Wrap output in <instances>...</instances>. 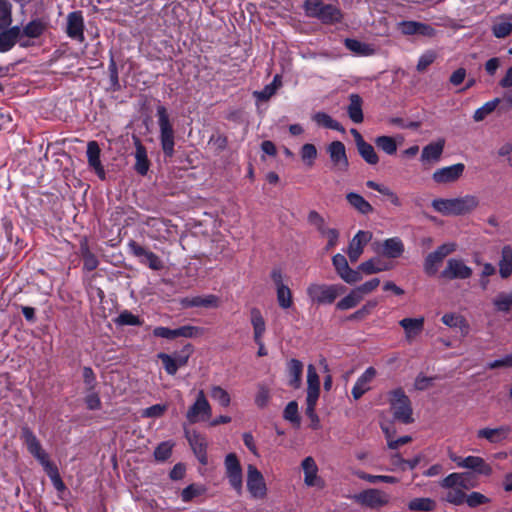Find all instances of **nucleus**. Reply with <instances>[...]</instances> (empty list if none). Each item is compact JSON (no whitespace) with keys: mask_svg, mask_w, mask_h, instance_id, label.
I'll return each instance as SVG.
<instances>
[{"mask_svg":"<svg viewBox=\"0 0 512 512\" xmlns=\"http://www.w3.org/2000/svg\"><path fill=\"white\" fill-rule=\"evenodd\" d=\"M372 239L370 231L359 230L349 243L348 257L352 263H355L363 253L365 245Z\"/></svg>","mask_w":512,"mask_h":512,"instance_id":"19","label":"nucleus"},{"mask_svg":"<svg viewBox=\"0 0 512 512\" xmlns=\"http://www.w3.org/2000/svg\"><path fill=\"white\" fill-rule=\"evenodd\" d=\"M184 435L198 461L204 466L207 465L208 441L206 436L195 429H187L185 427Z\"/></svg>","mask_w":512,"mask_h":512,"instance_id":"10","label":"nucleus"},{"mask_svg":"<svg viewBox=\"0 0 512 512\" xmlns=\"http://www.w3.org/2000/svg\"><path fill=\"white\" fill-rule=\"evenodd\" d=\"M108 72H109V87L108 90L111 92H118L122 89V86L119 81V74H118V68L117 64L115 62L114 56L111 55L109 65H108Z\"/></svg>","mask_w":512,"mask_h":512,"instance_id":"42","label":"nucleus"},{"mask_svg":"<svg viewBox=\"0 0 512 512\" xmlns=\"http://www.w3.org/2000/svg\"><path fill=\"white\" fill-rule=\"evenodd\" d=\"M206 488L200 484H190L181 492V499L183 502H190L193 498L203 495Z\"/></svg>","mask_w":512,"mask_h":512,"instance_id":"55","label":"nucleus"},{"mask_svg":"<svg viewBox=\"0 0 512 512\" xmlns=\"http://www.w3.org/2000/svg\"><path fill=\"white\" fill-rule=\"evenodd\" d=\"M345 198L347 203L362 215H368L374 211L373 206L358 193L349 192L346 194Z\"/></svg>","mask_w":512,"mask_h":512,"instance_id":"29","label":"nucleus"},{"mask_svg":"<svg viewBox=\"0 0 512 512\" xmlns=\"http://www.w3.org/2000/svg\"><path fill=\"white\" fill-rule=\"evenodd\" d=\"M81 256L83 258V265L87 271H93L97 268L99 262L97 257L89 250L86 243L81 245Z\"/></svg>","mask_w":512,"mask_h":512,"instance_id":"52","label":"nucleus"},{"mask_svg":"<svg viewBox=\"0 0 512 512\" xmlns=\"http://www.w3.org/2000/svg\"><path fill=\"white\" fill-rule=\"evenodd\" d=\"M357 503L372 509L382 507L389 501L386 493L378 489H367L354 496Z\"/></svg>","mask_w":512,"mask_h":512,"instance_id":"17","label":"nucleus"},{"mask_svg":"<svg viewBox=\"0 0 512 512\" xmlns=\"http://www.w3.org/2000/svg\"><path fill=\"white\" fill-rule=\"evenodd\" d=\"M158 125L160 129V142L163 153L171 158L174 155V130L170 123L167 109L163 105L157 107Z\"/></svg>","mask_w":512,"mask_h":512,"instance_id":"4","label":"nucleus"},{"mask_svg":"<svg viewBox=\"0 0 512 512\" xmlns=\"http://www.w3.org/2000/svg\"><path fill=\"white\" fill-rule=\"evenodd\" d=\"M116 323L122 326H140L142 325V320L137 315H134L130 311L124 310L118 315Z\"/></svg>","mask_w":512,"mask_h":512,"instance_id":"59","label":"nucleus"},{"mask_svg":"<svg viewBox=\"0 0 512 512\" xmlns=\"http://www.w3.org/2000/svg\"><path fill=\"white\" fill-rule=\"evenodd\" d=\"M278 76H275L273 82L271 84L266 85L261 91H255L253 93L254 97L259 101H267L269 100L277 90V86L275 85Z\"/></svg>","mask_w":512,"mask_h":512,"instance_id":"63","label":"nucleus"},{"mask_svg":"<svg viewBox=\"0 0 512 512\" xmlns=\"http://www.w3.org/2000/svg\"><path fill=\"white\" fill-rule=\"evenodd\" d=\"M180 303L184 308H192V307L216 308L219 306V298L213 294L206 295V296L185 297L181 300Z\"/></svg>","mask_w":512,"mask_h":512,"instance_id":"26","label":"nucleus"},{"mask_svg":"<svg viewBox=\"0 0 512 512\" xmlns=\"http://www.w3.org/2000/svg\"><path fill=\"white\" fill-rule=\"evenodd\" d=\"M450 459L457 464L458 467L467 468L478 474L489 476L492 473L491 466L479 456H467L465 458L450 455Z\"/></svg>","mask_w":512,"mask_h":512,"instance_id":"15","label":"nucleus"},{"mask_svg":"<svg viewBox=\"0 0 512 512\" xmlns=\"http://www.w3.org/2000/svg\"><path fill=\"white\" fill-rule=\"evenodd\" d=\"M361 300V295H359L357 291L353 289L347 296L337 302L336 308L338 310H349L356 307L361 302Z\"/></svg>","mask_w":512,"mask_h":512,"instance_id":"49","label":"nucleus"},{"mask_svg":"<svg viewBox=\"0 0 512 512\" xmlns=\"http://www.w3.org/2000/svg\"><path fill=\"white\" fill-rule=\"evenodd\" d=\"M357 476L360 479L365 480L369 483L384 482V483L394 484V483L398 482V479L396 477L389 476V475H371V474H367L365 472H358Z\"/></svg>","mask_w":512,"mask_h":512,"instance_id":"60","label":"nucleus"},{"mask_svg":"<svg viewBox=\"0 0 512 512\" xmlns=\"http://www.w3.org/2000/svg\"><path fill=\"white\" fill-rule=\"evenodd\" d=\"M308 223L315 227L316 230L322 235L324 234L329 228L326 226L325 219L322 215H320L317 211L311 210L308 213L307 216Z\"/></svg>","mask_w":512,"mask_h":512,"instance_id":"57","label":"nucleus"},{"mask_svg":"<svg viewBox=\"0 0 512 512\" xmlns=\"http://www.w3.org/2000/svg\"><path fill=\"white\" fill-rule=\"evenodd\" d=\"M442 322L448 327L459 328L463 334H467L469 331V324L466 319L455 313H446L442 316Z\"/></svg>","mask_w":512,"mask_h":512,"instance_id":"37","label":"nucleus"},{"mask_svg":"<svg viewBox=\"0 0 512 512\" xmlns=\"http://www.w3.org/2000/svg\"><path fill=\"white\" fill-rule=\"evenodd\" d=\"M194 349L191 344L185 345L178 353L171 356L166 353H159L158 358L162 361L165 371L169 375H175L180 367L187 365Z\"/></svg>","mask_w":512,"mask_h":512,"instance_id":"7","label":"nucleus"},{"mask_svg":"<svg viewBox=\"0 0 512 512\" xmlns=\"http://www.w3.org/2000/svg\"><path fill=\"white\" fill-rule=\"evenodd\" d=\"M344 291L345 287L340 284L312 283L307 287L306 293L312 303L321 305L332 304Z\"/></svg>","mask_w":512,"mask_h":512,"instance_id":"3","label":"nucleus"},{"mask_svg":"<svg viewBox=\"0 0 512 512\" xmlns=\"http://www.w3.org/2000/svg\"><path fill=\"white\" fill-rule=\"evenodd\" d=\"M84 27V18L81 11H73L68 14L66 28L68 37L83 42L85 40Z\"/></svg>","mask_w":512,"mask_h":512,"instance_id":"20","label":"nucleus"},{"mask_svg":"<svg viewBox=\"0 0 512 512\" xmlns=\"http://www.w3.org/2000/svg\"><path fill=\"white\" fill-rule=\"evenodd\" d=\"M442 261L443 259L436 253V251L429 253L424 262L425 273L429 276L435 275L438 270V266Z\"/></svg>","mask_w":512,"mask_h":512,"instance_id":"54","label":"nucleus"},{"mask_svg":"<svg viewBox=\"0 0 512 512\" xmlns=\"http://www.w3.org/2000/svg\"><path fill=\"white\" fill-rule=\"evenodd\" d=\"M226 476L231 487L237 492L241 493L243 488L242 468L238 457L235 453H229L224 461Z\"/></svg>","mask_w":512,"mask_h":512,"instance_id":"12","label":"nucleus"},{"mask_svg":"<svg viewBox=\"0 0 512 512\" xmlns=\"http://www.w3.org/2000/svg\"><path fill=\"white\" fill-rule=\"evenodd\" d=\"M377 305H378V302L376 300H369L359 310H357L353 314H351L348 317V319L349 320H362V319L366 318L368 315H370Z\"/></svg>","mask_w":512,"mask_h":512,"instance_id":"61","label":"nucleus"},{"mask_svg":"<svg viewBox=\"0 0 512 512\" xmlns=\"http://www.w3.org/2000/svg\"><path fill=\"white\" fill-rule=\"evenodd\" d=\"M404 252V244L398 237L386 239L382 244V254L388 258H399Z\"/></svg>","mask_w":512,"mask_h":512,"instance_id":"30","label":"nucleus"},{"mask_svg":"<svg viewBox=\"0 0 512 512\" xmlns=\"http://www.w3.org/2000/svg\"><path fill=\"white\" fill-rule=\"evenodd\" d=\"M202 333V329L196 326L185 325L176 329H170L168 327L158 326L153 330L155 337L164 339H176L178 337L183 338H195Z\"/></svg>","mask_w":512,"mask_h":512,"instance_id":"13","label":"nucleus"},{"mask_svg":"<svg viewBox=\"0 0 512 512\" xmlns=\"http://www.w3.org/2000/svg\"><path fill=\"white\" fill-rule=\"evenodd\" d=\"M20 38L21 28L19 26L0 30V52L4 53L11 50Z\"/></svg>","mask_w":512,"mask_h":512,"instance_id":"25","label":"nucleus"},{"mask_svg":"<svg viewBox=\"0 0 512 512\" xmlns=\"http://www.w3.org/2000/svg\"><path fill=\"white\" fill-rule=\"evenodd\" d=\"M411 511H433L436 508V502L431 498H414L408 503Z\"/></svg>","mask_w":512,"mask_h":512,"instance_id":"44","label":"nucleus"},{"mask_svg":"<svg viewBox=\"0 0 512 512\" xmlns=\"http://www.w3.org/2000/svg\"><path fill=\"white\" fill-rule=\"evenodd\" d=\"M445 147V140L439 139L436 142L429 143L422 149L421 153V162L423 165L427 164H435L437 163L442 154Z\"/></svg>","mask_w":512,"mask_h":512,"instance_id":"23","label":"nucleus"},{"mask_svg":"<svg viewBox=\"0 0 512 512\" xmlns=\"http://www.w3.org/2000/svg\"><path fill=\"white\" fill-rule=\"evenodd\" d=\"M331 162V170L335 173H345L349 169V160L345 145L341 141H332L326 148Z\"/></svg>","mask_w":512,"mask_h":512,"instance_id":"8","label":"nucleus"},{"mask_svg":"<svg viewBox=\"0 0 512 512\" xmlns=\"http://www.w3.org/2000/svg\"><path fill=\"white\" fill-rule=\"evenodd\" d=\"M390 405L395 420L404 424L413 422L411 402L402 389L391 392Z\"/></svg>","mask_w":512,"mask_h":512,"instance_id":"5","label":"nucleus"},{"mask_svg":"<svg viewBox=\"0 0 512 512\" xmlns=\"http://www.w3.org/2000/svg\"><path fill=\"white\" fill-rule=\"evenodd\" d=\"M493 304L497 311L509 312L512 307V291L499 293L493 300Z\"/></svg>","mask_w":512,"mask_h":512,"instance_id":"51","label":"nucleus"},{"mask_svg":"<svg viewBox=\"0 0 512 512\" xmlns=\"http://www.w3.org/2000/svg\"><path fill=\"white\" fill-rule=\"evenodd\" d=\"M212 407L203 390H199L194 403L188 408L186 419L189 424L210 420Z\"/></svg>","mask_w":512,"mask_h":512,"instance_id":"6","label":"nucleus"},{"mask_svg":"<svg viewBox=\"0 0 512 512\" xmlns=\"http://www.w3.org/2000/svg\"><path fill=\"white\" fill-rule=\"evenodd\" d=\"M472 269L462 259L450 258L441 272V277L448 280L468 279L472 276Z\"/></svg>","mask_w":512,"mask_h":512,"instance_id":"14","label":"nucleus"},{"mask_svg":"<svg viewBox=\"0 0 512 512\" xmlns=\"http://www.w3.org/2000/svg\"><path fill=\"white\" fill-rule=\"evenodd\" d=\"M350 103L347 107V113L351 121L354 123H362L364 116L362 111V98L358 94H351L349 96Z\"/></svg>","mask_w":512,"mask_h":512,"instance_id":"31","label":"nucleus"},{"mask_svg":"<svg viewBox=\"0 0 512 512\" xmlns=\"http://www.w3.org/2000/svg\"><path fill=\"white\" fill-rule=\"evenodd\" d=\"M345 47L356 55L369 56L372 55L374 49L364 42L357 39L346 38L344 41Z\"/></svg>","mask_w":512,"mask_h":512,"instance_id":"38","label":"nucleus"},{"mask_svg":"<svg viewBox=\"0 0 512 512\" xmlns=\"http://www.w3.org/2000/svg\"><path fill=\"white\" fill-rule=\"evenodd\" d=\"M303 9L307 17L316 18L325 25L339 23L343 18L337 6L325 4L322 0H305Z\"/></svg>","mask_w":512,"mask_h":512,"instance_id":"2","label":"nucleus"},{"mask_svg":"<svg viewBox=\"0 0 512 512\" xmlns=\"http://www.w3.org/2000/svg\"><path fill=\"white\" fill-rule=\"evenodd\" d=\"M43 469L49 476L53 486L55 487V489L57 491L65 490V488H66L65 484L60 477L59 470H58L57 466L53 462L46 463V465L43 466Z\"/></svg>","mask_w":512,"mask_h":512,"instance_id":"45","label":"nucleus"},{"mask_svg":"<svg viewBox=\"0 0 512 512\" xmlns=\"http://www.w3.org/2000/svg\"><path fill=\"white\" fill-rule=\"evenodd\" d=\"M283 417L285 420L290 421L291 423L300 424V417L298 414V404L296 401H291L287 404L284 409Z\"/></svg>","mask_w":512,"mask_h":512,"instance_id":"62","label":"nucleus"},{"mask_svg":"<svg viewBox=\"0 0 512 512\" xmlns=\"http://www.w3.org/2000/svg\"><path fill=\"white\" fill-rule=\"evenodd\" d=\"M277 302L280 308L289 309L293 306L292 291L288 286H281L276 289Z\"/></svg>","mask_w":512,"mask_h":512,"instance_id":"46","label":"nucleus"},{"mask_svg":"<svg viewBox=\"0 0 512 512\" xmlns=\"http://www.w3.org/2000/svg\"><path fill=\"white\" fill-rule=\"evenodd\" d=\"M100 147L96 141H90L87 144V159L89 167L92 168L97 176L101 179H105V170L100 160Z\"/></svg>","mask_w":512,"mask_h":512,"instance_id":"24","label":"nucleus"},{"mask_svg":"<svg viewBox=\"0 0 512 512\" xmlns=\"http://www.w3.org/2000/svg\"><path fill=\"white\" fill-rule=\"evenodd\" d=\"M314 122L322 127L343 132V126L325 112H317L313 116Z\"/></svg>","mask_w":512,"mask_h":512,"instance_id":"39","label":"nucleus"},{"mask_svg":"<svg viewBox=\"0 0 512 512\" xmlns=\"http://www.w3.org/2000/svg\"><path fill=\"white\" fill-rule=\"evenodd\" d=\"M440 485L443 488H452V489H455L454 487H456V486L464 487L463 474L451 473L441 481Z\"/></svg>","mask_w":512,"mask_h":512,"instance_id":"64","label":"nucleus"},{"mask_svg":"<svg viewBox=\"0 0 512 512\" xmlns=\"http://www.w3.org/2000/svg\"><path fill=\"white\" fill-rule=\"evenodd\" d=\"M317 149L314 144L306 143L301 147L300 156L302 161L309 167L314 165L317 158Z\"/></svg>","mask_w":512,"mask_h":512,"instance_id":"56","label":"nucleus"},{"mask_svg":"<svg viewBox=\"0 0 512 512\" xmlns=\"http://www.w3.org/2000/svg\"><path fill=\"white\" fill-rule=\"evenodd\" d=\"M464 170L465 165L463 163L442 167L434 171L432 179L437 184L453 183L463 175Z\"/></svg>","mask_w":512,"mask_h":512,"instance_id":"18","label":"nucleus"},{"mask_svg":"<svg viewBox=\"0 0 512 512\" xmlns=\"http://www.w3.org/2000/svg\"><path fill=\"white\" fill-rule=\"evenodd\" d=\"M250 320L253 327L254 340L263 339L266 331V323L258 308L254 307L250 310Z\"/></svg>","mask_w":512,"mask_h":512,"instance_id":"33","label":"nucleus"},{"mask_svg":"<svg viewBox=\"0 0 512 512\" xmlns=\"http://www.w3.org/2000/svg\"><path fill=\"white\" fill-rule=\"evenodd\" d=\"M320 380L315 367L309 364L307 367V397L319 398Z\"/></svg>","mask_w":512,"mask_h":512,"instance_id":"34","label":"nucleus"},{"mask_svg":"<svg viewBox=\"0 0 512 512\" xmlns=\"http://www.w3.org/2000/svg\"><path fill=\"white\" fill-rule=\"evenodd\" d=\"M512 429L508 425L497 428H482L477 431L478 439H485L492 444L500 443L508 439Z\"/></svg>","mask_w":512,"mask_h":512,"instance_id":"22","label":"nucleus"},{"mask_svg":"<svg viewBox=\"0 0 512 512\" xmlns=\"http://www.w3.org/2000/svg\"><path fill=\"white\" fill-rule=\"evenodd\" d=\"M376 376V370L373 367L367 368L364 373L357 379L352 388V395L355 400L360 399L369 389V384Z\"/></svg>","mask_w":512,"mask_h":512,"instance_id":"28","label":"nucleus"},{"mask_svg":"<svg viewBox=\"0 0 512 512\" xmlns=\"http://www.w3.org/2000/svg\"><path fill=\"white\" fill-rule=\"evenodd\" d=\"M45 29V23L40 19H35L24 26L21 30V37L38 38L44 33Z\"/></svg>","mask_w":512,"mask_h":512,"instance_id":"40","label":"nucleus"},{"mask_svg":"<svg viewBox=\"0 0 512 512\" xmlns=\"http://www.w3.org/2000/svg\"><path fill=\"white\" fill-rule=\"evenodd\" d=\"M499 98H495L491 101L486 102L483 106L478 108L473 115V119L476 122L483 121L488 115H490L500 103Z\"/></svg>","mask_w":512,"mask_h":512,"instance_id":"47","label":"nucleus"},{"mask_svg":"<svg viewBox=\"0 0 512 512\" xmlns=\"http://www.w3.org/2000/svg\"><path fill=\"white\" fill-rule=\"evenodd\" d=\"M247 490L254 499L262 500L267 496V486L262 473L252 464L247 467Z\"/></svg>","mask_w":512,"mask_h":512,"instance_id":"11","label":"nucleus"},{"mask_svg":"<svg viewBox=\"0 0 512 512\" xmlns=\"http://www.w3.org/2000/svg\"><path fill=\"white\" fill-rule=\"evenodd\" d=\"M375 145L388 155H394L397 151V143L391 136H378Z\"/></svg>","mask_w":512,"mask_h":512,"instance_id":"48","label":"nucleus"},{"mask_svg":"<svg viewBox=\"0 0 512 512\" xmlns=\"http://www.w3.org/2000/svg\"><path fill=\"white\" fill-rule=\"evenodd\" d=\"M389 267L385 265L380 259L372 258L363 263H361L358 267L359 272H363L367 275H371L374 273L382 272L388 270Z\"/></svg>","mask_w":512,"mask_h":512,"instance_id":"41","label":"nucleus"},{"mask_svg":"<svg viewBox=\"0 0 512 512\" xmlns=\"http://www.w3.org/2000/svg\"><path fill=\"white\" fill-rule=\"evenodd\" d=\"M499 273L502 278H508L512 274V248L509 245L502 248Z\"/></svg>","mask_w":512,"mask_h":512,"instance_id":"36","label":"nucleus"},{"mask_svg":"<svg viewBox=\"0 0 512 512\" xmlns=\"http://www.w3.org/2000/svg\"><path fill=\"white\" fill-rule=\"evenodd\" d=\"M332 264L339 277L348 284H354L362 280L359 271L349 267L347 259L344 255L338 253L332 257Z\"/></svg>","mask_w":512,"mask_h":512,"instance_id":"16","label":"nucleus"},{"mask_svg":"<svg viewBox=\"0 0 512 512\" xmlns=\"http://www.w3.org/2000/svg\"><path fill=\"white\" fill-rule=\"evenodd\" d=\"M399 325L404 329L406 340L412 342L423 331L424 318H404Z\"/></svg>","mask_w":512,"mask_h":512,"instance_id":"27","label":"nucleus"},{"mask_svg":"<svg viewBox=\"0 0 512 512\" xmlns=\"http://www.w3.org/2000/svg\"><path fill=\"white\" fill-rule=\"evenodd\" d=\"M211 397L217 401L222 407H228L231 403L229 393L221 386L214 385L211 387Z\"/></svg>","mask_w":512,"mask_h":512,"instance_id":"58","label":"nucleus"},{"mask_svg":"<svg viewBox=\"0 0 512 512\" xmlns=\"http://www.w3.org/2000/svg\"><path fill=\"white\" fill-rule=\"evenodd\" d=\"M360 156L370 165H376L379 162V157L374 147L368 142H361L357 146Z\"/></svg>","mask_w":512,"mask_h":512,"instance_id":"43","label":"nucleus"},{"mask_svg":"<svg viewBox=\"0 0 512 512\" xmlns=\"http://www.w3.org/2000/svg\"><path fill=\"white\" fill-rule=\"evenodd\" d=\"M479 198L476 195L467 194L462 197L443 199L437 198L432 201L435 211L444 216H460L473 212L479 206Z\"/></svg>","mask_w":512,"mask_h":512,"instance_id":"1","label":"nucleus"},{"mask_svg":"<svg viewBox=\"0 0 512 512\" xmlns=\"http://www.w3.org/2000/svg\"><path fill=\"white\" fill-rule=\"evenodd\" d=\"M12 23V5L6 0H0V30L8 28Z\"/></svg>","mask_w":512,"mask_h":512,"instance_id":"50","label":"nucleus"},{"mask_svg":"<svg viewBox=\"0 0 512 512\" xmlns=\"http://www.w3.org/2000/svg\"><path fill=\"white\" fill-rule=\"evenodd\" d=\"M135 170L140 175L144 176L147 174L149 170V160L147 158V151L145 147L139 142H136V152H135Z\"/></svg>","mask_w":512,"mask_h":512,"instance_id":"35","label":"nucleus"},{"mask_svg":"<svg viewBox=\"0 0 512 512\" xmlns=\"http://www.w3.org/2000/svg\"><path fill=\"white\" fill-rule=\"evenodd\" d=\"M20 439L23 441V443L26 445L27 450L29 453L39 461V463L43 466L46 465V463H50L49 456L46 453V451L42 448V445L34 432L28 427L23 426L21 428V435Z\"/></svg>","mask_w":512,"mask_h":512,"instance_id":"9","label":"nucleus"},{"mask_svg":"<svg viewBox=\"0 0 512 512\" xmlns=\"http://www.w3.org/2000/svg\"><path fill=\"white\" fill-rule=\"evenodd\" d=\"M287 372L289 376V385L295 389L301 385V377L303 373V364L297 359H291L287 363Z\"/></svg>","mask_w":512,"mask_h":512,"instance_id":"32","label":"nucleus"},{"mask_svg":"<svg viewBox=\"0 0 512 512\" xmlns=\"http://www.w3.org/2000/svg\"><path fill=\"white\" fill-rule=\"evenodd\" d=\"M301 467L304 472V483L309 487H324V481L318 476V466L313 457L303 459Z\"/></svg>","mask_w":512,"mask_h":512,"instance_id":"21","label":"nucleus"},{"mask_svg":"<svg viewBox=\"0 0 512 512\" xmlns=\"http://www.w3.org/2000/svg\"><path fill=\"white\" fill-rule=\"evenodd\" d=\"M492 33L496 38H505L512 33V23L501 18L493 24Z\"/></svg>","mask_w":512,"mask_h":512,"instance_id":"53","label":"nucleus"}]
</instances>
